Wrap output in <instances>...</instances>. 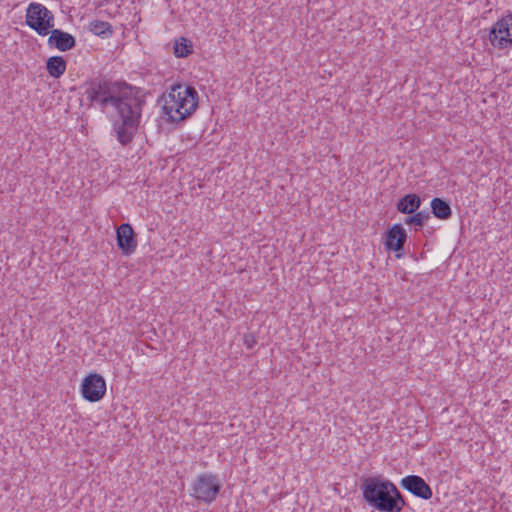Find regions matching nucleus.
<instances>
[{
	"instance_id": "15",
	"label": "nucleus",
	"mask_w": 512,
	"mask_h": 512,
	"mask_svg": "<svg viewBox=\"0 0 512 512\" xmlns=\"http://www.w3.org/2000/svg\"><path fill=\"white\" fill-rule=\"evenodd\" d=\"M174 55L177 58H185L193 52L190 40L180 37L174 41Z\"/></svg>"
},
{
	"instance_id": "3",
	"label": "nucleus",
	"mask_w": 512,
	"mask_h": 512,
	"mask_svg": "<svg viewBox=\"0 0 512 512\" xmlns=\"http://www.w3.org/2000/svg\"><path fill=\"white\" fill-rule=\"evenodd\" d=\"M163 114L168 122H181L189 118L198 108L199 95L195 87L174 84L163 94Z\"/></svg>"
},
{
	"instance_id": "5",
	"label": "nucleus",
	"mask_w": 512,
	"mask_h": 512,
	"mask_svg": "<svg viewBox=\"0 0 512 512\" xmlns=\"http://www.w3.org/2000/svg\"><path fill=\"white\" fill-rule=\"evenodd\" d=\"M26 25L40 36L49 34L55 26L53 13L43 4L32 2L28 5L25 15Z\"/></svg>"
},
{
	"instance_id": "10",
	"label": "nucleus",
	"mask_w": 512,
	"mask_h": 512,
	"mask_svg": "<svg viewBox=\"0 0 512 512\" xmlns=\"http://www.w3.org/2000/svg\"><path fill=\"white\" fill-rule=\"evenodd\" d=\"M47 45L61 52L72 50L76 46L75 37L61 29H50Z\"/></svg>"
},
{
	"instance_id": "17",
	"label": "nucleus",
	"mask_w": 512,
	"mask_h": 512,
	"mask_svg": "<svg viewBox=\"0 0 512 512\" xmlns=\"http://www.w3.org/2000/svg\"><path fill=\"white\" fill-rule=\"evenodd\" d=\"M430 219V213L427 210L415 212L412 216L407 217L404 220L406 225H414L421 228Z\"/></svg>"
},
{
	"instance_id": "1",
	"label": "nucleus",
	"mask_w": 512,
	"mask_h": 512,
	"mask_svg": "<svg viewBox=\"0 0 512 512\" xmlns=\"http://www.w3.org/2000/svg\"><path fill=\"white\" fill-rule=\"evenodd\" d=\"M85 95L101 111L114 110L112 132L121 145H129L138 132L145 101L126 83L106 80L92 82Z\"/></svg>"
},
{
	"instance_id": "14",
	"label": "nucleus",
	"mask_w": 512,
	"mask_h": 512,
	"mask_svg": "<svg viewBox=\"0 0 512 512\" xmlns=\"http://www.w3.org/2000/svg\"><path fill=\"white\" fill-rule=\"evenodd\" d=\"M430 206L433 215L441 220H447L452 215L450 204L441 198H433Z\"/></svg>"
},
{
	"instance_id": "8",
	"label": "nucleus",
	"mask_w": 512,
	"mask_h": 512,
	"mask_svg": "<svg viewBox=\"0 0 512 512\" xmlns=\"http://www.w3.org/2000/svg\"><path fill=\"white\" fill-rule=\"evenodd\" d=\"M400 485L414 496L424 500L430 499L433 495L431 487L418 475H408L402 478Z\"/></svg>"
},
{
	"instance_id": "6",
	"label": "nucleus",
	"mask_w": 512,
	"mask_h": 512,
	"mask_svg": "<svg viewBox=\"0 0 512 512\" xmlns=\"http://www.w3.org/2000/svg\"><path fill=\"white\" fill-rule=\"evenodd\" d=\"M489 41L498 49H510L512 47V13L502 16L490 29Z\"/></svg>"
},
{
	"instance_id": "2",
	"label": "nucleus",
	"mask_w": 512,
	"mask_h": 512,
	"mask_svg": "<svg viewBox=\"0 0 512 512\" xmlns=\"http://www.w3.org/2000/svg\"><path fill=\"white\" fill-rule=\"evenodd\" d=\"M361 489L364 501L378 511L401 512L406 505L396 485L379 476L364 478Z\"/></svg>"
},
{
	"instance_id": "7",
	"label": "nucleus",
	"mask_w": 512,
	"mask_h": 512,
	"mask_svg": "<svg viewBox=\"0 0 512 512\" xmlns=\"http://www.w3.org/2000/svg\"><path fill=\"white\" fill-rule=\"evenodd\" d=\"M81 392L83 398L89 402H97L103 398L106 393V383L99 374H90L82 382Z\"/></svg>"
},
{
	"instance_id": "13",
	"label": "nucleus",
	"mask_w": 512,
	"mask_h": 512,
	"mask_svg": "<svg viewBox=\"0 0 512 512\" xmlns=\"http://www.w3.org/2000/svg\"><path fill=\"white\" fill-rule=\"evenodd\" d=\"M66 61L62 56H52L46 62V69L53 78H60L66 71Z\"/></svg>"
},
{
	"instance_id": "9",
	"label": "nucleus",
	"mask_w": 512,
	"mask_h": 512,
	"mask_svg": "<svg viewBox=\"0 0 512 512\" xmlns=\"http://www.w3.org/2000/svg\"><path fill=\"white\" fill-rule=\"evenodd\" d=\"M117 246L124 255H131L137 248V241L132 226L129 223L121 224L117 228Z\"/></svg>"
},
{
	"instance_id": "4",
	"label": "nucleus",
	"mask_w": 512,
	"mask_h": 512,
	"mask_svg": "<svg viewBox=\"0 0 512 512\" xmlns=\"http://www.w3.org/2000/svg\"><path fill=\"white\" fill-rule=\"evenodd\" d=\"M222 488L219 477L210 472H204L195 477L191 483L190 496L200 503H213Z\"/></svg>"
},
{
	"instance_id": "16",
	"label": "nucleus",
	"mask_w": 512,
	"mask_h": 512,
	"mask_svg": "<svg viewBox=\"0 0 512 512\" xmlns=\"http://www.w3.org/2000/svg\"><path fill=\"white\" fill-rule=\"evenodd\" d=\"M89 30L97 36L109 37L113 34L112 26L106 21L93 20L89 24Z\"/></svg>"
},
{
	"instance_id": "11",
	"label": "nucleus",
	"mask_w": 512,
	"mask_h": 512,
	"mask_svg": "<svg viewBox=\"0 0 512 512\" xmlns=\"http://www.w3.org/2000/svg\"><path fill=\"white\" fill-rule=\"evenodd\" d=\"M407 240V233L401 224H394L386 232L385 247L389 251H401Z\"/></svg>"
},
{
	"instance_id": "12",
	"label": "nucleus",
	"mask_w": 512,
	"mask_h": 512,
	"mask_svg": "<svg viewBox=\"0 0 512 512\" xmlns=\"http://www.w3.org/2000/svg\"><path fill=\"white\" fill-rule=\"evenodd\" d=\"M421 206V198L417 194H407L397 203V210L402 214H413Z\"/></svg>"
},
{
	"instance_id": "18",
	"label": "nucleus",
	"mask_w": 512,
	"mask_h": 512,
	"mask_svg": "<svg viewBox=\"0 0 512 512\" xmlns=\"http://www.w3.org/2000/svg\"><path fill=\"white\" fill-rule=\"evenodd\" d=\"M244 343L248 348H252L253 344L255 343V340L252 336H246L244 339Z\"/></svg>"
}]
</instances>
